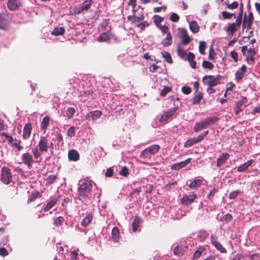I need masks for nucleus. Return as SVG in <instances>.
Returning a JSON list of instances; mask_svg holds the SVG:
<instances>
[{
	"label": "nucleus",
	"mask_w": 260,
	"mask_h": 260,
	"mask_svg": "<svg viewBox=\"0 0 260 260\" xmlns=\"http://www.w3.org/2000/svg\"><path fill=\"white\" fill-rule=\"evenodd\" d=\"M211 244L216 248V249L219 251L221 253H226L227 251L226 249L223 247L219 242L217 241V237L213 234L211 235Z\"/></svg>",
	"instance_id": "39448f33"
},
{
	"label": "nucleus",
	"mask_w": 260,
	"mask_h": 260,
	"mask_svg": "<svg viewBox=\"0 0 260 260\" xmlns=\"http://www.w3.org/2000/svg\"><path fill=\"white\" fill-rule=\"evenodd\" d=\"M189 28L190 30L193 33H197L200 30L198 23L194 21H192L190 22Z\"/></svg>",
	"instance_id": "e433bc0d"
},
{
	"label": "nucleus",
	"mask_w": 260,
	"mask_h": 260,
	"mask_svg": "<svg viewBox=\"0 0 260 260\" xmlns=\"http://www.w3.org/2000/svg\"><path fill=\"white\" fill-rule=\"evenodd\" d=\"M113 37V33L110 30H108L100 35L98 37V41L100 42H107Z\"/></svg>",
	"instance_id": "2eb2a0df"
},
{
	"label": "nucleus",
	"mask_w": 260,
	"mask_h": 260,
	"mask_svg": "<svg viewBox=\"0 0 260 260\" xmlns=\"http://www.w3.org/2000/svg\"><path fill=\"white\" fill-rule=\"evenodd\" d=\"M21 142L20 140L15 139L14 141L13 139L12 141L10 142L9 143H10L13 147L17 148L18 151H20L23 149V147L20 145Z\"/></svg>",
	"instance_id": "4c0bfd02"
},
{
	"label": "nucleus",
	"mask_w": 260,
	"mask_h": 260,
	"mask_svg": "<svg viewBox=\"0 0 260 260\" xmlns=\"http://www.w3.org/2000/svg\"><path fill=\"white\" fill-rule=\"evenodd\" d=\"M127 19L129 21H131L132 23H135L143 20L144 19V16L142 14L139 16L134 15L128 16Z\"/></svg>",
	"instance_id": "473e14b6"
},
{
	"label": "nucleus",
	"mask_w": 260,
	"mask_h": 260,
	"mask_svg": "<svg viewBox=\"0 0 260 260\" xmlns=\"http://www.w3.org/2000/svg\"><path fill=\"white\" fill-rule=\"evenodd\" d=\"M182 91L185 94H189L191 92V89L189 86H184L182 87Z\"/></svg>",
	"instance_id": "774afa93"
},
{
	"label": "nucleus",
	"mask_w": 260,
	"mask_h": 260,
	"mask_svg": "<svg viewBox=\"0 0 260 260\" xmlns=\"http://www.w3.org/2000/svg\"><path fill=\"white\" fill-rule=\"evenodd\" d=\"M152 155L156 154L159 150L160 146L158 145H152L146 148Z\"/></svg>",
	"instance_id": "2f4dec72"
},
{
	"label": "nucleus",
	"mask_w": 260,
	"mask_h": 260,
	"mask_svg": "<svg viewBox=\"0 0 260 260\" xmlns=\"http://www.w3.org/2000/svg\"><path fill=\"white\" fill-rule=\"evenodd\" d=\"M76 112L75 109L73 107H70L67 110L66 113L63 114V116L67 117L68 119H71L74 116Z\"/></svg>",
	"instance_id": "f704fd0d"
},
{
	"label": "nucleus",
	"mask_w": 260,
	"mask_h": 260,
	"mask_svg": "<svg viewBox=\"0 0 260 260\" xmlns=\"http://www.w3.org/2000/svg\"><path fill=\"white\" fill-rule=\"evenodd\" d=\"M41 197L40 193L38 191L32 192L28 199L27 203H31L35 201L38 197Z\"/></svg>",
	"instance_id": "a19ab883"
},
{
	"label": "nucleus",
	"mask_w": 260,
	"mask_h": 260,
	"mask_svg": "<svg viewBox=\"0 0 260 260\" xmlns=\"http://www.w3.org/2000/svg\"><path fill=\"white\" fill-rule=\"evenodd\" d=\"M102 114V112L101 111L95 110L87 113L85 117L88 120H95L100 118Z\"/></svg>",
	"instance_id": "9b49d317"
},
{
	"label": "nucleus",
	"mask_w": 260,
	"mask_h": 260,
	"mask_svg": "<svg viewBox=\"0 0 260 260\" xmlns=\"http://www.w3.org/2000/svg\"><path fill=\"white\" fill-rule=\"evenodd\" d=\"M202 183H203V181L201 179L194 180L190 183V184L189 185V187L192 189H196V188L200 187V186L202 185Z\"/></svg>",
	"instance_id": "c756f323"
},
{
	"label": "nucleus",
	"mask_w": 260,
	"mask_h": 260,
	"mask_svg": "<svg viewBox=\"0 0 260 260\" xmlns=\"http://www.w3.org/2000/svg\"><path fill=\"white\" fill-rule=\"evenodd\" d=\"M179 16L176 13H173L170 18V19L172 22H178L179 20Z\"/></svg>",
	"instance_id": "338daca9"
},
{
	"label": "nucleus",
	"mask_w": 260,
	"mask_h": 260,
	"mask_svg": "<svg viewBox=\"0 0 260 260\" xmlns=\"http://www.w3.org/2000/svg\"><path fill=\"white\" fill-rule=\"evenodd\" d=\"M202 67L205 69L212 70L214 68V65L208 61L204 60L202 62Z\"/></svg>",
	"instance_id": "5fc2aeb1"
},
{
	"label": "nucleus",
	"mask_w": 260,
	"mask_h": 260,
	"mask_svg": "<svg viewBox=\"0 0 260 260\" xmlns=\"http://www.w3.org/2000/svg\"><path fill=\"white\" fill-rule=\"evenodd\" d=\"M119 174L124 177H126L128 174V169L126 166H124L122 168Z\"/></svg>",
	"instance_id": "69168bd1"
},
{
	"label": "nucleus",
	"mask_w": 260,
	"mask_h": 260,
	"mask_svg": "<svg viewBox=\"0 0 260 260\" xmlns=\"http://www.w3.org/2000/svg\"><path fill=\"white\" fill-rule=\"evenodd\" d=\"M1 181L5 184L8 185L12 181V174L9 168L3 167L1 171Z\"/></svg>",
	"instance_id": "f03ea898"
},
{
	"label": "nucleus",
	"mask_w": 260,
	"mask_h": 260,
	"mask_svg": "<svg viewBox=\"0 0 260 260\" xmlns=\"http://www.w3.org/2000/svg\"><path fill=\"white\" fill-rule=\"evenodd\" d=\"M243 21L244 22L245 24L247 25V30L251 29L252 28L253 21L246 18V13L245 14Z\"/></svg>",
	"instance_id": "c03bdc74"
},
{
	"label": "nucleus",
	"mask_w": 260,
	"mask_h": 260,
	"mask_svg": "<svg viewBox=\"0 0 260 260\" xmlns=\"http://www.w3.org/2000/svg\"><path fill=\"white\" fill-rule=\"evenodd\" d=\"M8 24V21L6 16L4 14L0 15V28L4 29Z\"/></svg>",
	"instance_id": "c9c22d12"
},
{
	"label": "nucleus",
	"mask_w": 260,
	"mask_h": 260,
	"mask_svg": "<svg viewBox=\"0 0 260 260\" xmlns=\"http://www.w3.org/2000/svg\"><path fill=\"white\" fill-rule=\"evenodd\" d=\"M190 41V38L188 36L186 30L183 29L182 30V44L185 45L189 44Z\"/></svg>",
	"instance_id": "a878e982"
},
{
	"label": "nucleus",
	"mask_w": 260,
	"mask_h": 260,
	"mask_svg": "<svg viewBox=\"0 0 260 260\" xmlns=\"http://www.w3.org/2000/svg\"><path fill=\"white\" fill-rule=\"evenodd\" d=\"M178 108L175 107L172 109H170L169 111L165 112L163 115H161L159 121L161 123H167L168 120L171 118L175 113Z\"/></svg>",
	"instance_id": "20e7f679"
},
{
	"label": "nucleus",
	"mask_w": 260,
	"mask_h": 260,
	"mask_svg": "<svg viewBox=\"0 0 260 260\" xmlns=\"http://www.w3.org/2000/svg\"><path fill=\"white\" fill-rule=\"evenodd\" d=\"M7 5L10 11H15L21 6V0H8Z\"/></svg>",
	"instance_id": "423d86ee"
},
{
	"label": "nucleus",
	"mask_w": 260,
	"mask_h": 260,
	"mask_svg": "<svg viewBox=\"0 0 260 260\" xmlns=\"http://www.w3.org/2000/svg\"><path fill=\"white\" fill-rule=\"evenodd\" d=\"M203 81L205 84L208 86L213 87L217 85V82L215 79V76L212 75H206L203 78Z\"/></svg>",
	"instance_id": "6e6552de"
},
{
	"label": "nucleus",
	"mask_w": 260,
	"mask_h": 260,
	"mask_svg": "<svg viewBox=\"0 0 260 260\" xmlns=\"http://www.w3.org/2000/svg\"><path fill=\"white\" fill-rule=\"evenodd\" d=\"M161 54H162L163 58L165 59L166 61L168 63L171 64L173 62V60L172 59L171 56L169 52L162 51L161 52Z\"/></svg>",
	"instance_id": "ea45409f"
},
{
	"label": "nucleus",
	"mask_w": 260,
	"mask_h": 260,
	"mask_svg": "<svg viewBox=\"0 0 260 260\" xmlns=\"http://www.w3.org/2000/svg\"><path fill=\"white\" fill-rule=\"evenodd\" d=\"M219 120V118L217 117H208L203 120L204 121L205 124L208 127L210 125L215 123Z\"/></svg>",
	"instance_id": "cd10ccee"
},
{
	"label": "nucleus",
	"mask_w": 260,
	"mask_h": 260,
	"mask_svg": "<svg viewBox=\"0 0 260 260\" xmlns=\"http://www.w3.org/2000/svg\"><path fill=\"white\" fill-rule=\"evenodd\" d=\"M253 161L254 160L253 159H250L243 164L239 166L237 169L238 172H243L246 171L248 169V167L252 164Z\"/></svg>",
	"instance_id": "5701e85b"
},
{
	"label": "nucleus",
	"mask_w": 260,
	"mask_h": 260,
	"mask_svg": "<svg viewBox=\"0 0 260 260\" xmlns=\"http://www.w3.org/2000/svg\"><path fill=\"white\" fill-rule=\"evenodd\" d=\"M204 248L202 247H199L193 253V259H198L201 255H202L203 251Z\"/></svg>",
	"instance_id": "49530a36"
},
{
	"label": "nucleus",
	"mask_w": 260,
	"mask_h": 260,
	"mask_svg": "<svg viewBox=\"0 0 260 260\" xmlns=\"http://www.w3.org/2000/svg\"><path fill=\"white\" fill-rule=\"evenodd\" d=\"M64 31L65 29L62 27H56L52 31L51 34L54 36H57L62 35L64 33Z\"/></svg>",
	"instance_id": "58836bf2"
},
{
	"label": "nucleus",
	"mask_w": 260,
	"mask_h": 260,
	"mask_svg": "<svg viewBox=\"0 0 260 260\" xmlns=\"http://www.w3.org/2000/svg\"><path fill=\"white\" fill-rule=\"evenodd\" d=\"M172 90V88L170 86H165L164 88L161 90L160 94L161 96H165L166 95L170 92Z\"/></svg>",
	"instance_id": "6e6d98bb"
},
{
	"label": "nucleus",
	"mask_w": 260,
	"mask_h": 260,
	"mask_svg": "<svg viewBox=\"0 0 260 260\" xmlns=\"http://www.w3.org/2000/svg\"><path fill=\"white\" fill-rule=\"evenodd\" d=\"M93 215L91 213H88L81 222V225L83 227H86L89 225L93 219Z\"/></svg>",
	"instance_id": "a211bd4d"
},
{
	"label": "nucleus",
	"mask_w": 260,
	"mask_h": 260,
	"mask_svg": "<svg viewBox=\"0 0 260 260\" xmlns=\"http://www.w3.org/2000/svg\"><path fill=\"white\" fill-rule=\"evenodd\" d=\"M111 238L114 242H118L120 238V233L118 228L116 226L112 229L111 232Z\"/></svg>",
	"instance_id": "412c9836"
},
{
	"label": "nucleus",
	"mask_w": 260,
	"mask_h": 260,
	"mask_svg": "<svg viewBox=\"0 0 260 260\" xmlns=\"http://www.w3.org/2000/svg\"><path fill=\"white\" fill-rule=\"evenodd\" d=\"M79 153L76 150L72 149L70 150L68 152L69 159L71 161H76L79 160Z\"/></svg>",
	"instance_id": "aec40b11"
},
{
	"label": "nucleus",
	"mask_w": 260,
	"mask_h": 260,
	"mask_svg": "<svg viewBox=\"0 0 260 260\" xmlns=\"http://www.w3.org/2000/svg\"><path fill=\"white\" fill-rule=\"evenodd\" d=\"M57 177V176L54 174L49 175L46 179L47 183L49 185L52 184L56 180Z\"/></svg>",
	"instance_id": "603ef678"
},
{
	"label": "nucleus",
	"mask_w": 260,
	"mask_h": 260,
	"mask_svg": "<svg viewBox=\"0 0 260 260\" xmlns=\"http://www.w3.org/2000/svg\"><path fill=\"white\" fill-rule=\"evenodd\" d=\"M191 158H189L179 162L175 163L171 166V170H178L183 167H185L187 164H188L190 161Z\"/></svg>",
	"instance_id": "f8f14e48"
},
{
	"label": "nucleus",
	"mask_w": 260,
	"mask_h": 260,
	"mask_svg": "<svg viewBox=\"0 0 260 260\" xmlns=\"http://www.w3.org/2000/svg\"><path fill=\"white\" fill-rule=\"evenodd\" d=\"M237 24L235 23L230 24L226 28V31L233 34L237 30Z\"/></svg>",
	"instance_id": "8fccbe9b"
},
{
	"label": "nucleus",
	"mask_w": 260,
	"mask_h": 260,
	"mask_svg": "<svg viewBox=\"0 0 260 260\" xmlns=\"http://www.w3.org/2000/svg\"><path fill=\"white\" fill-rule=\"evenodd\" d=\"M22 160L23 162L26 165L29 169L32 167L34 160L31 154L28 152L23 153L22 155Z\"/></svg>",
	"instance_id": "0eeeda50"
},
{
	"label": "nucleus",
	"mask_w": 260,
	"mask_h": 260,
	"mask_svg": "<svg viewBox=\"0 0 260 260\" xmlns=\"http://www.w3.org/2000/svg\"><path fill=\"white\" fill-rule=\"evenodd\" d=\"M50 118L49 116L46 115L42 119L41 123V129L43 131V133H46V129L49 124Z\"/></svg>",
	"instance_id": "4be33fe9"
},
{
	"label": "nucleus",
	"mask_w": 260,
	"mask_h": 260,
	"mask_svg": "<svg viewBox=\"0 0 260 260\" xmlns=\"http://www.w3.org/2000/svg\"><path fill=\"white\" fill-rule=\"evenodd\" d=\"M59 197L51 199L46 204L45 207L43 209L45 212H47L51 209L58 202Z\"/></svg>",
	"instance_id": "b1692460"
},
{
	"label": "nucleus",
	"mask_w": 260,
	"mask_h": 260,
	"mask_svg": "<svg viewBox=\"0 0 260 260\" xmlns=\"http://www.w3.org/2000/svg\"><path fill=\"white\" fill-rule=\"evenodd\" d=\"M240 192L241 191L239 190L233 191L230 193L229 198L231 200H234L237 198V197Z\"/></svg>",
	"instance_id": "13d9d810"
},
{
	"label": "nucleus",
	"mask_w": 260,
	"mask_h": 260,
	"mask_svg": "<svg viewBox=\"0 0 260 260\" xmlns=\"http://www.w3.org/2000/svg\"><path fill=\"white\" fill-rule=\"evenodd\" d=\"M163 18L161 17L160 16H159V15H154V23H155V24L158 27L159 26H160V25H161L160 24V23L162 22V21L163 20Z\"/></svg>",
	"instance_id": "864d4df0"
},
{
	"label": "nucleus",
	"mask_w": 260,
	"mask_h": 260,
	"mask_svg": "<svg viewBox=\"0 0 260 260\" xmlns=\"http://www.w3.org/2000/svg\"><path fill=\"white\" fill-rule=\"evenodd\" d=\"M152 155L148 151V150L146 148L145 150L142 151L140 157L141 158H144L145 159H150L151 158Z\"/></svg>",
	"instance_id": "79ce46f5"
},
{
	"label": "nucleus",
	"mask_w": 260,
	"mask_h": 260,
	"mask_svg": "<svg viewBox=\"0 0 260 260\" xmlns=\"http://www.w3.org/2000/svg\"><path fill=\"white\" fill-rule=\"evenodd\" d=\"M246 71L247 68L245 65H243L237 70L235 73V80L237 82H239L243 78Z\"/></svg>",
	"instance_id": "1a4fd4ad"
},
{
	"label": "nucleus",
	"mask_w": 260,
	"mask_h": 260,
	"mask_svg": "<svg viewBox=\"0 0 260 260\" xmlns=\"http://www.w3.org/2000/svg\"><path fill=\"white\" fill-rule=\"evenodd\" d=\"M206 48V43L204 41H202L199 44V51L201 54H204L205 53V49Z\"/></svg>",
	"instance_id": "bf43d9fd"
},
{
	"label": "nucleus",
	"mask_w": 260,
	"mask_h": 260,
	"mask_svg": "<svg viewBox=\"0 0 260 260\" xmlns=\"http://www.w3.org/2000/svg\"><path fill=\"white\" fill-rule=\"evenodd\" d=\"M194 55L192 52H189L187 55V60L189 61L190 67L193 69L196 68V62L194 60Z\"/></svg>",
	"instance_id": "c85d7f7f"
},
{
	"label": "nucleus",
	"mask_w": 260,
	"mask_h": 260,
	"mask_svg": "<svg viewBox=\"0 0 260 260\" xmlns=\"http://www.w3.org/2000/svg\"><path fill=\"white\" fill-rule=\"evenodd\" d=\"M221 15L224 19H230L233 17L236 18V15L234 13H230L227 11H223L221 12Z\"/></svg>",
	"instance_id": "09e8293b"
},
{
	"label": "nucleus",
	"mask_w": 260,
	"mask_h": 260,
	"mask_svg": "<svg viewBox=\"0 0 260 260\" xmlns=\"http://www.w3.org/2000/svg\"><path fill=\"white\" fill-rule=\"evenodd\" d=\"M202 140L198 135L196 137H193L188 139L184 144V147H189L192 146V145L199 143L201 142Z\"/></svg>",
	"instance_id": "dca6fc26"
},
{
	"label": "nucleus",
	"mask_w": 260,
	"mask_h": 260,
	"mask_svg": "<svg viewBox=\"0 0 260 260\" xmlns=\"http://www.w3.org/2000/svg\"><path fill=\"white\" fill-rule=\"evenodd\" d=\"M218 192L217 189L216 188H213L210 192V193L207 196V198L211 201H212V198L214 196L215 194Z\"/></svg>",
	"instance_id": "0e129e2a"
},
{
	"label": "nucleus",
	"mask_w": 260,
	"mask_h": 260,
	"mask_svg": "<svg viewBox=\"0 0 260 260\" xmlns=\"http://www.w3.org/2000/svg\"><path fill=\"white\" fill-rule=\"evenodd\" d=\"M41 151L40 150V148L36 146L32 151L33 155L35 159H38L41 156Z\"/></svg>",
	"instance_id": "3c124183"
},
{
	"label": "nucleus",
	"mask_w": 260,
	"mask_h": 260,
	"mask_svg": "<svg viewBox=\"0 0 260 260\" xmlns=\"http://www.w3.org/2000/svg\"><path fill=\"white\" fill-rule=\"evenodd\" d=\"M92 189V185L90 181L86 180L80 184L78 188V192L79 197L85 199L91 193Z\"/></svg>",
	"instance_id": "f257e3e1"
},
{
	"label": "nucleus",
	"mask_w": 260,
	"mask_h": 260,
	"mask_svg": "<svg viewBox=\"0 0 260 260\" xmlns=\"http://www.w3.org/2000/svg\"><path fill=\"white\" fill-rule=\"evenodd\" d=\"M177 53L178 55L183 59H187L188 54L179 47L177 48Z\"/></svg>",
	"instance_id": "37998d69"
},
{
	"label": "nucleus",
	"mask_w": 260,
	"mask_h": 260,
	"mask_svg": "<svg viewBox=\"0 0 260 260\" xmlns=\"http://www.w3.org/2000/svg\"><path fill=\"white\" fill-rule=\"evenodd\" d=\"M197 198V196L196 194L184 195L181 200V203L183 205H188L193 203Z\"/></svg>",
	"instance_id": "9d476101"
},
{
	"label": "nucleus",
	"mask_w": 260,
	"mask_h": 260,
	"mask_svg": "<svg viewBox=\"0 0 260 260\" xmlns=\"http://www.w3.org/2000/svg\"><path fill=\"white\" fill-rule=\"evenodd\" d=\"M53 143L49 142L47 137L42 136L40 137L38 145L37 146L41 152H47L50 147L53 149Z\"/></svg>",
	"instance_id": "7ed1b4c3"
},
{
	"label": "nucleus",
	"mask_w": 260,
	"mask_h": 260,
	"mask_svg": "<svg viewBox=\"0 0 260 260\" xmlns=\"http://www.w3.org/2000/svg\"><path fill=\"white\" fill-rule=\"evenodd\" d=\"M216 52L214 51V49H213L212 46H211L209 49V56L208 58L210 60H213L214 59L215 56L216 55Z\"/></svg>",
	"instance_id": "e2e57ef3"
},
{
	"label": "nucleus",
	"mask_w": 260,
	"mask_h": 260,
	"mask_svg": "<svg viewBox=\"0 0 260 260\" xmlns=\"http://www.w3.org/2000/svg\"><path fill=\"white\" fill-rule=\"evenodd\" d=\"M64 221V218L62 216H59L56 218L53 221V224L56 226H61Z\"/></svg>",
	"instance_id": "a18cd8bd"
},
{
	"label": "nucleus",
	"mask_w": 260,
	"mask_h": 260,
	"mask_svg": "<svg viewBox=\"0 0 260 260\" xmlns=\"http://www.w3.org/2000/svg\"><path fill=\"white\" fill-rule=\"evenodd\" d=\"M230 155L228 153H223L220 155L217 158L216 166L218 168L221 167L224 165L228 159H229Z\"/></svg>",
	"instance_id": "4468645a"
},
{
	"label": "nucleus",
	"mask_w": 260,
	"mask_h": 260,
	"mask_svg": "<svg viewBox=\"0 0 260 260\" xmlns=\"http://www.w3.org/2000/svg\"><path fill=\"white\" fill-rule=\"evenodd\" d=\"M187 247L184 245H178L174 249V254L178 256L183 255L186 251Z\"/></svg>",
	"instance_id": "f3484780"
},
{
	"label": "nucleus",
	"mask_w": 260,
	"mask_h": 260,
	"mask_svg": "<svg viewBox=\"0 0 260 260\" xmlns=\"http://www.w3.org/2000/svg\"><path fill=\"white\" fill-rule=\"evenodd\" d=\"M177 184V182L176 181L171 182H169L167 184H166L165 188H166L167 190L169 191L172 189V187L175 186Z\"/></svg>",
	"instance_id": "052dcab7"
},
{
	"label": "nucleus",
	"mask_w": 260,
	"mask_h": 260,
	"mask_svg": "<svg viewBox=\"0 0 260 260\" xmlns=\"http://www.w3.org/2000/svg\"><path fill=\"white\" fill-rule=\"evenodd\" d=\"M149 25V23L147 21H145L138 24L137 26L140 28L141 31H142L145 30L146 27H147Z\"/></svg>",
	"instance_id": "4d7b16f0"
},
{
	"label": "nucleus",
	"mask_w": 260,
	"mask_h": 260,
	"mask_svg": "<svg viewBox=\"0 0 260 260\" xmlns=\"http://www.w3.org/2000/svg\"><path fill=\"white\" fill-rule=\"evenodd\" d=\"M92 3V0H86L83 2L78 9V13H80L85 10H88L90 8Z\"/></svg>",
	"instance_id": "6ab92c4d"
},
{
	"label": "nucleus",
	"mask_w": 260,
	"mask_h": 260,
	"mask_svg": "<svg viewBox=\"0 0 260 260\" xmlns=\"http://www.w3.org/2000/svg\"><path fill=\"white\" fill-rule=\"evenodd\" d=\"M208 127L205 124L204 121L203 120L199 122H197L193 127V131L196 133H198L201 131Z\"/></svg>",
	"instance_id": "393cba45"
},
{
	"label": "nucleus",
	"mask_w": 260,
	"mask_h": 260,
	"mask_svg": "<svg viewBox=\"0 0 260 260\" xmlns=\"http://www.w3.org/2000/svg\"><path fill=\"white\" fill-rule=\"evenodd\" d=\"M239 6V4L237 2L235 1L230 4H227L226 7L229 9L233 10L237 9Z\"/></svg>",
	"instance_id": "680f3d73"
},
{
	"label": "nucleus",
	"mask_w": 260,
	"mask_h": 260,
	"mask_svg": "<svg viewBox=\"0 0 260 260\" xmlns=\"http://www.w3.org/2000/svg\"><path fill=\"white\" fill-rule=\"evenodd\" d=\"M32 126L30 123H26L23 127L22 138L24 140L28 139L31 133Z\"/></svg>",
	"instance_id": "ddd939ff"
},
{
	"label": "nucleus",
	"mask_w": 260,
	"mask_h": 260,
	"mask_svg": "<svg viewBox=\"0 0 260 260\" xmlns=\"http://www.w3.org/2000/svg\"><path fill=\"white\" fill-rule=\"evenodd\" d=\"M172 37L170 32H168L166 38L162 41V44L164 46L168 47L172 44Z\"/></svg>",
	"instance_id": "7c9ffc66"
},
{
	"label": "nucleus",
	"mask_w": 260,
	"mask_h": 260,
	"mask_svg": "<svg viewBox=\"0 0 260 260\" xmlns=\"http://www.w3.org/2000/svg\"><path fill=\"white\" fill-rule=\"evenodd\" d=\"M243 105L239 101L237 102V104L235 107L234 108V112L236 115H238L240 112H241L242 110Z\"/></svg>",
	"instance_id": "de8ad7c7"
},
{
	"label": "nucleus",
	"mask_w": 260,
	"mask_h": 260,
	"mask_svg": "<svg viewBox=\"0 0 260 260\" xmlns=\"http://www.w3.org/2000/svg\"><path fill=\"white\" fill-rule=\"evenodd\" d=\"M140 220L141 219L139 217L136 216L134 217L132 223L133 230L134 232H136L138 227L139 226L140 224Z\"/></svg>",
	"instance_id": "72a5a7b5"
},
{
	"label": "nucleus",
	"mask_w": 260,
	"mask_h": 260,
	"mask_svg": "<svg viewBox=\"0 0 260 260\" xmlns=\"http://www.w3.org/2000/svg\"><path fill=\"white\" fill-rule=\"evenodd\" d=\"M203 93L201 91L198 92L197 94L195 95L191 100L192 104H199L200 103L201 101L203 99Z\"/></svg>",
	"instance_id": "bb28decb"
}]
</instances>
